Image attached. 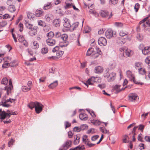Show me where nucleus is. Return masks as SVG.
<instances>
[{"instance_id":"ddd939ff","label":"nucleus","mask_w":150,"mask_h":150,"mask_svg":"<svg viewBox=\"0 0 150 150\" xmlns=\"http://www.w3.org/2000/svg\"><path fill=\"white\" fill-rule=\"evenodd\" d=\"M138 96L135 93H131L129 95V100L131 101L137 99Z\"/></svg>"},{"instance_id":"aec40b11","label":"nucleus","mask_w":150,"mask_h":150,"mask_svg":"<svg viewBox=\"0 0 150 150\" xmlns=\"http://www.w3.org/2000/svg\"><path fill=\"white\" fill-rule=\"evenodd\" d=\"M79 118L81 120H86L88 118L87 115L85 113H81L79 115Z\"/></svg>"},{"instance_id":"6e6552de","label":"nucleus","mask_w":150,"mask_h":150,"mask_svg":"<svg viewBox=\"0 0 150 150\" xmlns=\"http://www.w3.org/2000/svg\"><path fill=\"white\" fill-rule=\"evenodd\" d=\"M98 44L101 46H105L107 44L106 39L104 37H100L98 39Z\"/></svg>"},{"instance_id":"de8ad7c7","label":"nucleus","mask_w":150,"mask_h":150,"mask_svg":"<svg viewBox=\"0 0 150 150\" xmlns=\"http://www.w3.org/2000/svg\"><path fill=\"white\" fill-rule=\"evenodd\" d=\"M48 51V48L46 47H44L42 49V53L43 54L47 53Z\"/></svg>"},{"instance_id":"0e129e2a","label":"nucleus","mask_w":150,"mask_h":150,"mask_svg":"<svg viewBox=\"0 0 150 150\" xmlns=\"http://www.w3.org/2000/svg\"><path fill=\"white\" fill-rule=\"evenodd\" d=\"M14 142V140L13 139H11L8 142V146L9 147H11L12 145L13 144Z\"/></svg>"},{"instance_id":"39448f33","label":"nucleus","mask_w":150,"mask_h":150,"mask_svg":"<svg viewBox=\"0 0 150 150\" xmlns=\"http://www.w3.org/2000/svg\"><path fill=\"white\" fill-rule=\"evenodd\" d=\"M43 105L41 103L36 102V106L35 108V111L37 113L39 114L42 110Z\"/></svg>"},{"instance_id":"e2e57ef3","label":"nucleus","mask_w":150,"mask_h":150,"mask_svg":"<svg viewBox=\"0 0 150 150\" xmlns=\"http://www.w3.org/2000/svg\"><path fill=\"white\" fill-rule=\"evenodd\" d=\"M88 139H87V136L86 135H84L82 137V140L83 141L85 142L86 144V143H87V140Z\"/></svg>"},{"instance_id":"58836bf2","label":"nucleus","mask_w":150,"mask_h":150,"mask_svg":"<svg viewBox=\"0 0 150 150\" xmlns=\"http://www.w3.org/2000/svg\"><path fill=\"white\" fill-rule=\"evenodd\" d=\"M8 79L6 78H4L1 80V83L4 85H6L8 83Z\"/></svg>"},{"instance_id":"e433bc0d","label":"nucleus","mask_w":150,"mask_h":150,"mask_svg":"<svg viewBox=\"0 0 150 150\" xmlns=\"http://www.w3.org/2000/svg\"><path fill=\"white\" fill-rule=\"evenodd\" d=\"M39 47L38 43L36 41H34L33 43L32 47L34 49H38Z\"/></svg>"},{"instance_id":"f8f14e48","label":"nucleus","mask_w":150,"mask_h":150,"mask_svg":"<svg viewBox=\"0 0 150 150\" xmlns=\"http://www.w3.org/2000/svg\"><path fill=\"white\" fill-rule=\"evenodd\" d=\"M103 68L101 66H98L95 68L94 71L96 73L100 74L103 72Z\"/></svg>"},{"instance_id":"052dcab7","label":"nucleus","mask_w":150,"mask_h":150,"mask_svg":"<svg viewBox=\"0 0 150 150\" xmlns=\"http://www.w3.org/2000/svg\"><path fill=\"white\" fill-rule=\"evenodd\" d=\"M7 24L6 22L5 21H3L1 23L0 26L2 27H4Z\"/></svg>"},{"instance_id":"09e8293b","label":"nucleus","mask_w":150,"mask_h":150,"mask_svg":"<svg viewBox=\"0 0 150 150\" xmlns=\"http://www.w3.org/2000/svg\"><path fill=\"white\" fill-rule=\"evenodd\" d=\"M80 127L81 130H83L85 129H87L88 127V126L86 124H83L81 125Z\"/></svg>"},{"instance_id":"ea45409f","label":"nucleus","mask_w":150,"mask_h":150,"mask_svg":"<svg viewBox=\"0 0 150 150\" xmlns=\"http://www.w3.org/2000/svg\"><path fill=\"white\" fill-rule=\"evenodd\" d=\"M79 23L77 22L73 24L72 26L71 25V28L73 30H74L76 28H77L79 25Z\"/></svg>"},{"instance_id":"6e6d98bb","label":"nucleus","mask_w":150,"mask_h":150,"mask_svg":"<svg viewBox=\"0 0 150 150\" xmlns=\"http://www.w3.org/2000/svg\"><path fill=\"white\" fill-rule=\"evenodd\" d=\"M138 126V127L139 129L141 130L142 132H143L144 127V126L143 125L141 124Z\"/></svg>"},{"instance_id":"f704fd0d","label":"nucleus","mask_w":150,"mask_h":150,"mask_svg":"<svg viewBox=\"0 0 150 150\" xmlns=\"http://www.w3.org/2000/svg\"><path fill=\"white\" fill-rule=\"evenodd\" d=\"M42 10H38L36 11V15L37 17H40L42 15Z\"/></svg>"},{"instance_id":"bb28decb","label":"nucleus","mask_w":150,"mask_h":150,"mask_svg":"<svg viewBox=\"0 0 150 150\" xmlns=\"http://www.w3.org/2000/svg\"><path fill=\"white\" fill-rule=\"evenodd\" d=\"M4 88V90H7V93L8 95L9 93H11L12 89L13 88V86H11L8 87L5 86Z\"/></svg>"},{"instance_id":"1a4fd4ad","label":"nucleus","mask_w":150,"mask_h":150,"mask_svg":"<svg viewBox=\"0 0 150 150\" xmlns=\"http://www.w3.org/2000/svg\"><path fill=\"white\" fill-rule=\"evenodd\" d=\"M72 142L71 140L67 141L62 146V149L64 150H66L71 146Z\"/></svg>"},{"instance_id":"dca6fc26","label":"nucleus","mask_w":150,"mask_h":150,"mask_svg":"<svg viewBox=\"0 0 150 150\" xmlns=\"http://www.w3.org/2000/svg\"><path fill=\"white\" fill-rule=\"evenodd\" d=\"M46 41L47 44L50 46H53L56 43V41L54 39H47Z\"/></svg>"},{"instance_id":"69168bd1","label":"nucleus","mask_w":150,"mask_h":150,"mask_svg":"<svg viewBox=\"0 0 150 150\" xmlns=\"http://www.w3.org/2000/svg\"><path fill=\"white\" fill-rule=\"evenodd\" d=\"M115 25L117 27H121L123 25V24L122 23L119 22L115 23Z\"/></svg>"},{"instance_id":"4468645a","label":"nucleus","mask_w":150,"mask_h":150,"mask_svg":"<svg viewBox=\"0 0 150 150\" xmlns=\"http://www.w3.org/2000/svg\"><path fill=\"white\" fill-rule=\"evenodd\" d=\"M97 78L95 77L94 76H92L91 78L89 79L86 82L88 83V85H93L94 83L95 82H96L95 79Z\"/></svg>"},{"instance_id":"423d86ee","label":"nucleus","mask_w":150,"mask_h":150,"mask_svg":"<svg viewBox=\"0 0 150 150\" xmlns=\"http://www.w3.org/2000/svg\"><path fill=\"white\" fill-rule=\"evenodd\" d=\"M10 117V115L9 114L6 113L4 111H2L1 109H0V120H4L5 118H9Z\"/></svg>"},{"instance_id":"2f4dec72","label":"nucleus","mask_w":150,"mask_h":150,"mask_svg":"<svg viewBox=\"0 0 150 150\" xmlns=\"http://www.w3.org/2000/svg\"><path fill=\"white\" fill-rule=\"evenodd\" d=\"M64 51H57L56 52V56H55L57 59L61 57L64 53Z\"/></svg>"},{"instance_id":"0eeeda50","label":"nucleus","mask_w":150,"mask_h":150,"mask_svg":"<svg viewBox=\"0 0 150 150\" xmlns=\"http://www.w3.org/2000/svg\"><path fill=\"white\" fill-rule=\"evenodd\" d=\"M100 16L103 18H108V19L110 18L112 16V12H111L109 15V13L107 11L101 10L100 12Z\"/></svg>"},{"instance_id":"a211bd4d","label":"nucleus","mask_w":150,"mask_h":150,"mask_svg":"<svg viewBox=\"0 0 150 150\" xmlns=\"http://www.w3.org/2000/svg\"><path fill=\"white\" fill-rule=\"evenodd\" d=\"M102 55V52L100 50H99V51H97L96 52L93 54L91 55V56L93 58L95 59L99 57L100 55L101 56Z\"/></svg>"},{"instance_id":"680f3d73","label":"nucleus","mask_w":150,"mask_h":150,"mask_svg":"<svg viewBox=\"0 0 150 150\" xmlns=\"http://www.w3.org/2000/svg\"><path fill=\"white\" fill-rule=\"evenodd\" d=\"M88 112L93 117H96V115H95V113L93 111L91 110H88Z\"/></svg>"},{"instance_id":"7c9ffc66","label":"nucleus","mask_w":150,"mask_h":150,"mask_svg":"<svg viewBox=\"0 0 150 150\" xmlns=\"http://www.w3.org/2000/svg\"><path fill=\"white\" fill-rule=\"evenodd\" d=\"M139 72L140 74L144 75L146 73L145 69L143 68H140L138 69Z\"/></svg>"},{"instance_id":"5fc2aeb1","label":"nucleus","mask_w":150,"mask_h":150,"mask_svg":"<svg viewBox=\"0 0 150 150\" xmlns=\"http://www.w3.org/2000/svg\"><path fill=\"white\" fill-rule=\"evenodd\" d=\"M142 134L140 133L139 134L137 137L138 140L140 142H143V138L142 137Z\"/></svg>"},{"instance_id":"f257e3e1","label":"nucleus","mask_w":150,"mask_h":150,"mask_svg":"<svg viewBox=\"0 0 150 150\" xmlns=\"http://www.w3.org/2000/svg\"><path fill=\"white\" fill-rule=\"evenodd\" d=\"M105 78L107 79V80L108 82H111L114 81L116 76V74L114 72H112L110 74L108 72L105 73L104 75Z\"/></svg>"},{"instance_id":"4be33fe9","label":"nucleus","mask_w":150,"mask_h":150,"mask_svg":"<svg viewBox=\"0 0 150 150\" xmlns=\"http://www.w3.org/2000/svg\"><path fill=\"white\" fill-rule=\"evenodd\" d=\"M58 85V81H56L53 83H51L48 86V87L51 89H53L55 88Z\"/></svg>"},{"instance_id":"20e7f679","label":"nucleus","mask_w":150,"mask_h":150,"mask_svg":"<svg viewBox=\"0 0 150 150\" xmlns=\"http://www.w3.org/2000/svg\"><path fill=\"white\" fill-rule=\"evenodd\" d=\"M116 32L112 29H108L105 32V35L108 38L110 39L112 37L115 36Z\"/></svg>"},{"instance_id":"c756f323","label":"nucleus","mask_w":150,"mask_h":150,"mask_svg":"<svg viewBox=\"0 0 150 150\" xmlns=\"http://www.w3.org/2000/svg\"><path fill=\"white\" fill-rule=\"evenodd\" d=\"M69 44L68 42L63 41L60 42L59 43V46L61 47H66Z\"/></svg>"},{"instance_id":"864d4df0","label":"nucleus","mask_w":150,"mask_h":150,"mask_svg":"<svg viewBox=\"0 0 150 150\" xmlns=\"http://www.w3.org/2000/svg\"><path fill=\"white\" fill-rule=\"evenodd\" d=\"M128 137V136L126 135H125L124 136V138L123 139V143H128L129 142V141L127 140V137Z\"/></svg>"},{"instance_id":"72a5a7b5","label":"nucleus","mask_w":150,"mask_h":150,"mask_svg":"<svg viewBox=\"0 0 150 150\" xmlns=\"http://www.w3.org/2000/svg\"><path fill=\"white\" fill-rule=\"evenodd\" d=\"M61 38L62 40L63 41L65 42H68L67 41L68 39V36L66 34H64L61 35Z\"/></svg>"},{"instance_id":"79ce46f5","label":"nucleus","mask_w":150,"mask_h":150,"mask_svg":"<svg viewBox=\"0 0 150 150\" xmlns=\"http://www.w3.org/2000/svg\"><path fill=\"white\" fill-rule=\"evenodd\" d=\"M93 49L92 48H89L87 50V52L86 53V56H89L91 55V54L93 52Z\"/></svg>"},{"instance_id":"4c0bfd02","label":"nucleus","mask_w":150,"mask_h":150,"mask_svg":"<svg viewBox=\"0 0 150 150\" xmlns=\"http://www.w3.org/2000/svg\"><path fill=\"white\" fill-rule=\"evenodd\" d=\"M0 105H2L3 107L6 108H8L11 106L9 104L5 103L4 100H2L1 102H0Z\"/></svg>"},{"instance_id":"9d476101","label":"nucleus","mask_w":150,"mask_h":150,"mask_svg":"<svg viewBox=\"0 0 150 150\" xmlns=\"http://www.w3.org/2000/svg\"><path fill=\"white\" fill-rule=\"evenodd\" d=\"M38 26L33 28V29L31 30H30L28 32L29 35L31 36H33L37 34V30L38 29Z\"/></svg>"},{"instance_id":"49530a36","label":"nucleus","mask_w":150,"mask_h":150,"mask_svg":"<svg viewBox=\"0 0 150 150\" xmlns=\"http://www.w3.org/2000/svg\"><path fill=\"white\" fill-rule=\"evenodd\" d=\"M127 34L128 33L127 32L124 31L123 30L121 31L119 33L120 36L122 37H123Z\"/></svg>"},{"instance_id":"b1692460","label":"nucleus","mask_w":150,"mask_h":150,"mask_svg":"<svg viewBox=\"0 0 150 150\" xmlns=\"http://www.w3.org/2000/svg\"><path fill=\"white\" fill-rule=\"evenodd\" d=\"M12 62H11L10 63H9L6 62L3 64L2 67L4 68H7L10 66L11 67H14V65L11 64Z\"/></svg>"},{"instance_id":"774afa93","label":"nucleus","mask_w":150,"mask_h":150,"mask_svg":"<svg viewBox=\"0 0 150 150\" xmlns=\"http://www.w3.org/2000/svg\"><path fill=\"white\" fill-rule=\"evenodd\" d=\"M140 67H141V64L140 63L137 62L135 64V67L137 69Z\"/></svg>"},{"instance_id":"a19ab883","label":"nucleus","mask_w":150,"mask_h":150,"mask_svg":"<svg viewBox=\"0 0 150 150\" xmlns=\"http://www.w3.org/2000/svg\"><path fill=\"white\" fill-rule=\"evenodd\" d=\"M76 150H82L85 149V147L83 145H79L74 148Z\"/></svg>"},{"instance_id":"393cba45","label":"nucleus","mask_w":150,"mask_h":150,"mask_svg":"<svg viewBox=\"0 0 150 150\" xmlns=\"http://www.w3.org/2000/svg\"><path fill=\"white\" fill-rule=\"evenodd\" d=\"M25 25L26 28L28 29L31 30L33 29V28L36 27L37 26H34L33 25L30 24L29 23L27 22L25 24Z\"/></svg>"},{"instance_id":"6ab92c4d","label":"nucleus","mask_w":150,"mask_h":150,"mask_svg":"<svg viewBox=\"0 0 150 150\" xmlns=\"http://www.w3.org/2000/svg\"><path fill=\"white\" fill-rule=\"evenodd\" d=\"M53 18V15L51 13L47 14L45 16V20L47 22H49Z\"/></svg>"},{"instance_id":"a18cd8bd","label":"nucleus","mask_w":150,"mask_h":150,"mask_svg":"<svg viewBox=\"0 0 150 150\" xmlns=\"http://www.w3.org/2000/svg\"><path fill=\"white\" fill-rule=\"evenodd\" d=\"M91 121V122L94 125H99L100 124V122L98 120H92Z\"/></svg>"},{"instance_id":"bf43d9fd","label":"nucleus","mask_w":150,"mask_h":150,"mask_svg":"<svg viewBox=\"0 0 150 150\" xmlns=\"http://www.w3.org/2000/svg\"><path fill=\"white\" fill-rule=\"evenodd\" d=\"M138 126H134L132 132H131V133H129V135H131V134H136L135 132H136V130L137 129V128H138Z\"/></svg>"},{"instance_id":"cd10ccee","label":"nucleus","mask_w":150,"mask_h":150,"mask_svg":"<svg viewBox=\"0 0 150 150\" xmlns=\"http://www.w3.org/2000/svg\"><path fill=\"white\" fill-rule=\"evenodd\" d=\"M54 34L53 32L50 31L47 34V39H52V38L54 36Z\"/></svg>"},{"instance_id":"5701e85b","label":"nucleus","mask_w":150,"mask_h":150,"mask_svg":"<svg viewBox=\"0 0 150 150\" xmlns=\"http://www.w3.org/2000/svg\"><path fill=\"white\" fill-rule=\"evenodd\" d=\"M75 139L74 140V143L75 145L78 144L79 142V139L80 137L79 134H77L74 137Z\"/></svg>"},{"instance_id":"8fccbe9b","label":"nucleus","mask_w":150,"mask_h":150,"mask_svg":"<svg viewBox=\"0 0 150 150\" xmlns=\"http://www.w3.org/2000/svg\"><path fill=\"white\" fill-rule=\"evenodd\" d=\"M18 38V41L19 42H22V41L24 40V38L23 37V36L22 35H18V36H17Z\"/></svg>"},{"instance_id":"f03ea898","label":"nucleus","mask_w":150,"mask_h":150,"mask_svg":"<svg viewBox=\"0 0 150 150\" xmlns=\"http://www.w3.org/2000/svg\"><path fill=\"white\" fill-rule=\"evenodd\" d=\"M120 50L123 52V55L125 57H129L131 55V51L126 47H122L120 49Z\"/></svg>"},{"instance_id":"473e14b6","label":"nucleus","mask_w":150,"mask_h":150,"mask_svg":"<svg viewBox=\"0 0 150 150\" xmlns=\"http://www.w3.org/2000/svg\"><path fill=\"white\" fill-rule=\"evenodd\" d=\"M31 89V87H27V86H23L21 88L22 90L25 92L29 91Z\"/></svg>"},{"instance_id":"c03bdc74","label":"nucleus","mask_w":150,"mask_h":150,"mask_svg":"<svg viewBox=\"0 0 150 150\" xmlns=\"http://www.w3.org/2000/svg\"><path fill=\"white\" fill-rule=\"evenodd\" d=\"M66 4V5L64 6V8L65 9H68L72 7L73 4L72 3H67Z\"/></svg>"},{"instance_id":"3c124183","label":"nucleus","mask_w":150,"mask_h":150,"mask_svg":"<svg viewBox=\"0 0 150 150\" xmlns=\"http://www.w3.org/2000/svg\"><path fill=\"white\" fill-rule=\"evenodd\" d=\"M150 17V15H148L146 18L144 19L143 20L141 21L139 23V25H141V24H142L143 23H144V22L146 21Z\"/></svg>"},{"instance_id":"338daca9","label":"nucleus","mask_w":150,"mask_h":150,"mask_svg":"<svg viewBox=\"0 0 150 150\" xmlns=\"http://www.w3.org/2000/svg\"><path fill=\"white\" fill-rule=\"evenodd\" d=\"M2 18L3 19H5L7 18H10V16L8 14H5L3 16Z\"/></svg>"},{"instance_id":"a878e982","label":"nucleus","mask_w":150,"mask_h":150,"mask_svg":"<svg viewBox=\"0 0 150 150\" xmlns=\"http://www.w3.org/2000/svg\"><path fill=\"white\" fill-rule=\"evenodd\" d=\"M8 9V11L12 13L14 12L16 10L15 6L13 5L9 6Z\"/></svg>"},{"instance_id":"c9c22d12","label":"nucleus","mask_w":150,"mask_h":150,"mask_svg":"<svg viewBox=\"0 0 150 150\" xmlns=\"http://www.w3.org/2000/svg\"><path fill=\"white\" fill-rule=\"evenodd\" d=\"M52 5L50 3H48L45 4L44 6L43 9L45 10H47L49 9L51 7Z\"/></svg>"},{"instance_id":"7ed1b4c3","label":"nucleus","mask_w":150,"mask_h":150,"mask_svg":"<svg viewBox=\"0 0 150 150\" xmlns=\"http://www.w3.org/2000/svg\"><path fill=\"white\" fill-rule=\"evenodd\" d=\"M126 74L127 76L129 79L131 81H133L136 84H140L141 85L143 84V83H142L136 82V81H135L134 77V75L132 74V72L131 71L129 70H128L127 71Z\"/></svg>"},{"instance_id":"9b49d317","label":"nucleus","mask_w":150,"mask_h":150,"mask_svg":"<svg viewBox=\"0 0 150 150\" xmlns=\"http://www.w3.org/2000/svg\"><path fill=\"white\" fill-rule=\"evenodd\" d=\"M142 54L145 55H148L150 54V47L147 46L144 48L142 50Z\"/></svg>"},{"instance_id":"13d9d810","label":"nucleus","mask_w":150,"mask_h":150,"mask_svg":"<svg viewBox=\"0 0 150 150\" xmlns=\"http://www.w3.org/2000/svg\"><path fill=\"white\" fill-rule=\"evenodd\" d=\"M139 4L138 3H137L135 4V5L134 7V8L135 9L136 12H137L138 11V10L139 7Z\"/></svg>"},{"instance_id":"37998d69","label":"nucleus","mask_w":150,"mask_h":150,"mask_svg":"<svg viewBox=\"0 0 150 150\" xmlns=\"http://www.w3.org/2000/svg\"><path fill=\"white\" fill-rule=\"evenodd\" d=\"M38 24L39 25L41 26L42 27H45L46 26L45 23L43 22L41 20H38Z\"/></svg>"},{"instance_id":"4d7b16f0","label":"nucleus","mask_w":150,"mask_h":150,"mask_svg":"<svg viewBox=\"0 0 150 150\" xmlns=\"http://www.w3.org/2000/svg\"><path fill=\"white\" fill-rule=\"evenodd\" d=\"M145 62L147 64H150V56L147 57L146 58Z\"/></svg>"},{"instance_id":"c85d7f7f","label":"nucleus","mask_w":150,"mask_h":150,"mask_svg":"<svg viewBox=\"0 0 150 150\" xmlns=\"http://www.w3.org/2000/svg\"><path fill=\"white\" fill-rule=\"evenodd\" d=\"M36 102H31L28 105V106L31 109H33L34 108H35Z\"/></svg>"},{"instance_id":"412c9836","label":"nucleus","mask_w":150,"mask_h":150,"mask_svg":"<svg viewBox=\"0 0 150 150\" xmlns=\"http://www.w3.org/2000/svg\"><path fill=\"white\" fill-rule=\"evenodd\" d=\"M53 25L56 27H59L60 26V20L59 19H56L53 21Z\"/></svg>"},{"instance_id":"603ef678","label":"nucleus","mask_w":150,"mask_h":150,"mask_svg":"<svg viewBox=\"0 0 150 150\" xmlns=\"http://www.w3.org/2000/svg\"><path fill=\"white\" fill-rule=\"evenodd\" d=\"M81 129H80V127H75L73 129V130L75 132H79L81 130Z\"/></svg>"},{"instance_id":"f3484780","label":"nucleus","mask_w":150,"mask_h":150,"mask_svg":"<svg viewBox=\"0 0 150 150\" xmlns=\"http://www.w3.org/2000/svg\"><path fill=\"white\" fill-rule=\"evenodd\" d=\"M64 21L63 25L64 27L68 28L71 27V25L69 19L67 18H64Z\"/></svg>"},{"instance_id":"2eb2a0df","label":"nucleus","mask_w":150,"mask_h":150,"mask_svg":"<svg viewBox=\"0 0 150 150\" xmlns=\"http://www.w3.org/2000/svg\"><path fill=\"white\" fill-rule=\"evenodd\" d=\"M121 86L120 85H116L114 87L113 89L115 91V92L116 93H118L121 91L122 90H124V88H121Z\"/></svg>"}]
</instances>
